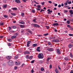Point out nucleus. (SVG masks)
<instances>
[{
	"label": "nucleus",
	"instance_id": "f257e3e1",
	"mask_svg": "<svg viewBox=\"0 0 73 73\" xmlns=\"http://www.w3.org/2000/svg\"><path fill=\"white\" fill-rule=\"evenodd\" d=\"M42 53H40L38 54V58L40 59H42L44 58V56Z\"/></svg>",
	"mask_w": 73,
	"mask_h": 73
},
{
	"label": "nucleus",
	"instance_id": "f03ea898",
	"mask_svg": "<svg viewBox=\"0 0 73 73\" xmlns=\"http://www.w3.org/2000/svg\"><path fill=\"white\" fill-rule=\"evenodd\" d=\"M8 63L9 65H13L14 64L13 62L11 60L9 61L8 62Z\"/></svg>",
	"mask_w": 73,
	"mask_h": 73
},
{
	"label": "nucleus",
	"instance_id": "7ed1b4c3",
	"mask_svg": "<svg viewBox=\"0 0 73 73\" xmlns=\"http://www.w3.org/2000/svg\"><path fill=\"white\" fill-rule=\"evenodd\" d=\"M32 26H33L34 27H36V28H40V25L36 24H32Z\"/></svg>",
	"mask_w": 73,
	"mask_h": 73
},
{
	"label": "nucleus",
	"instance_id": "20e7f679",
	"mask_svg": "<svg viewBox=\"0 0 73 73\" xmlns=\"http://www.w3.org/2000/svg\"><path fill=\"white\" fill-rule=\"evenodd\" d=\"M52 42H60V41L58 39H56L52 40Z\"/></svg>",
	"mask_w": 73,
	"mask_h": 73
},
{
	"label": "nucleus",
	"instance_id": "39448f33",
	"mask_svg": "<svg viewBox=\"0 0 73 73\" xmlns=\"http://www.w3.org/2000/svg\"><path fill=\"white\" fill-rule=\"evenodd\" d=\"M24 53L25 54H30V52H29V51L27 50L24 52Z\"/></svg>",
	"mask_w": 73,
	"mask_h": 73
},
{
	"label": "nucleus",
	"instance_id": "423d86ee",
	"mask_svg": "<svg viewBox=\"0 0 73 73\" xmlns=\"http://www.w3.org/2000/svg\"><path fill=\"white\" fill-rule=\"evenodd\" d=\"M47 50L49 52H52V51H53V49L52 48H48L47 49Z\"/></svg>",
	"mask_w": 73,
	"mask_h": 73
},
{
	"label": "nucleus",
	"instance_id": "0eeeda50",
	"mask_svg": "<svg viewBox=\"0 0 73 73\" xmlns=\"http://www.w3.org/2000/svg\"><path fill=\"white\" fill-rule=\"evenodd\" d=\"M31 41H28L27 42V46L28 47H29V46H30V43H31Z\"/></svg>",
	"mask_w": 73,
	"mask_h": 73
},
{
	"label": "nucleus",
	"instance_id": "6e6552de",
	"mask_svg": "<svg viewBox=\"0 0 73 73\" xmlns=\"http://www.w3.org/2000/svg\"><path fill=\"white\" fill-rule=\"evenodd\" d=\"M47 11L48 12V14H51V13L52 12V10H51L50 9H49L47 10Z\"/></svg>",
	"mask_w": 73,
	"mask_h": 73
},
{
	"label": "nucleus",
	"instance_id": "1a4fd4ad",
	"mask_svg": "<svg viewBox=\"0 0 73 73\" xmlns=\"http://www.w3.org/2000/svg\"><path fill=\"white\" fill-rule=\"evenodd\" d=\"M56 53H57L58 54H60V53H61V51L60 49H58L56 50Z\"/></svg>",
	"mask_w": 73,
	"mask_h": 73
},
{
	"label": "nucleus",
	"instance_id": "9d476101",
	"mask_svg": "<svg viewBox=\"0 0 73 73\" xmlns=\"http://www.w3.org/2000/svg\"><path fill=\"white\" fill-rule=\"evenodd\" d=\"M20 26L21 28H26V26L25 25H20Z\"/></svg>",
	"mask_w": 73,
	"mask_h": 73
},
{
	"label": "nucleus",
	"instance_id": "9b49d317",
	"mask_svg": "<svg viewBox=\"0 0 73 73\" xmlns=\"http://www.w3.org/2000/svg\"><path fill=\"white\" fill-rule=\"evenodd\" d=\"M73 46V44H70L69 45L68 47L69 48H72Z\"/></svg>",
	"mask_w": 73,
	"mask_h": 73
},
{
	"label": "nucleus",
	"instance_id": "f8f14e48",
	"mask_svg": "<svg viewBox=\"0 0 73 73\" xmlns=\"http://www.w3.org/2000/svg\"><path fill=\"white\" fill-rule=\"evenodd\" d=\"M37 20V19L36 18L33 20V21L34 22V23H37V21H36V20Z\"/></svg>",
	"mask_w": 73,
	"mask_h": 73
},
{
	"label": "nucleus",
	"instance_id": "ddd939ff",
	"mask_svg": "<svg viewBox=\"0 0 73 73\" xmlns=\"http://www.w3.org/2000/svg\"><path fill=\"white\" fill-rule=\"evenodd\" d=\"M6 58L8 60H11V56H6Z\"/></svg>",
	"mask_w": 73,
	"mask_h": 73
},
{
	"label": "nucleus",
	"instance_id": "4468645a",
	"mask_svg": "<svg viewBox=\"0 0 73 73\" xmlns=\"http://www.w3.org/2000/svg\"><path fill=\"white\" fill-rule=\"evenodd\" d=\"M15 3H21V2L20 0H15Z\"/></svg>",
	"mask_w": 73,
	"mask_h": 73
},
{
	"label": "nucleus",
	"instance_id": "2eb2a0df",
	"mask_svg": "<svg viewBox=\"0 0 73 73\" xmlns=\"http://www.w3.org/2000/svg\"><path fill=\"white\" fill-rule=\"evenodd\" d=\"M40 47H38L36 49L37 52H40Z\"/></svg>",
	"mask_w": 73,
	"mask_h": 73
},
{
	"label": "nucleus",
	"instance_id": "dca6fc26",
	"mask_svg": "<svg viewBox=\"0 0 73 73\" xmlns=\"http://www.w3.org/2000/svg\"><path fill=\"white\" fill-rule=\"evenodd\" d=\"M53 25V26H54V27H55V26H56V27H57V26H58L59 25L58 23H54Z\"/></svg>",
	"mask_w": 73,
	"mask_h": 73
},
{
	"label": "nucleus",
	"instance_id": "f3484780",
	"mask_svg": "<svg viewBox=\"0 0 73 73\" xmlns=\"http://www.w3.org/2000/svg\"><path fill=\"white\" fill-rule=\"evenodd\" d=\"M19 58V56L17 55L14 57V58L15 60H17Z\"/></svg>",
	"mask_w": 73,
	"mask_h": 73
},
{
	"label": "nucleus",
	"instance_id": "a211bd4d",
	"mask_svg": "<svg viewBox=\"0 0 73 73\" xmlns=\"http://www.w3.org/2000/svg\"><path fill=\"white\" fill-rule=\"evenodd\" d=\"M69 12H70V13L71 14V15H73V11L72 10H70L69 11Z\"/></svg>",
	"mask_w": 73,
	"mask_h": 73
},
{
	"label": "nucleus",
	"instance_id": "6ab92c4d",
	"mask_svg": "<svg viewBox=\"0 0 73 73\" xmlns=\"http://www.w3.org/2000/svg\"><path fill=\"white\" fill-rule=\"evenodd\" d=\"M16 38V36H11V39H13L14 38Z\"/></svg>",
	"mask_w": 73,
	"mask_h": 73
},
{
	"label": "nucleus",
	"instance_id": "aec40b11",
	"mask_svg": "<svg viewBox=\"0 0 73 73\" xmlns=\"http://www.w3.org/2000/svg\"><path fill=\"white\" fill-rule=\"evenodd\" d=\"M64 59L65 60H66V61H68V60H69V59L68 57H66L64 58Z\"/></svg>",
	"mask_w": 73,
	"mask_h": 73
},
{
	"label": "nucleus",
	"instance_id": "412c9836",
	"mask_svg": "<svg viewBox=\"0 0 73 73\" xmlns=\"http://www.w3.org/2000/svg\"><path fill=\"white\" fill-rule=\"evenodd\" d=\"M20 24H25V22L23 21H22L20 22Z\"/></svg>",
	"mask_w": 73,
	"mask_h": 73
},
{
	"label": "nucleus",
	"instance_id": "4be33fe9",
	"mask_svg": "<svg viewBox=\"0 0 73 73\" xmlns=\"http://www.w3.org/2000/svg\"><path fill=\"white\" fill-rule=\"evenodd\" d=\"M39 64H42L43 63V62L42 60H40L38 62Z\"/></svg>",
	"mask_w": 73,
	"mask_h": 73
},
{
	"label": "nucleus",
	"instance_id": "5701e85b",
	"mask_svg": "<svg viewBox=\"0 0 73 73\" xmlns=\"http://www.w3.org/2000/svg\"><path fill=\"white\" fill-rule=\"evenodd\" d=\"M37 44H33V47H36V46H37Z\"/></svg>",
	"mask_w": 73,
	"mask_h": 73
},
{
	"label": "nucleus",
	"instance_id": "b1692460",
	"mask_svg": "<svg viewBox=\"0 0 73 73\" xmlns=\"http://www.w3.org/2000/svg\"><path fill=\"white\" fill-rule=\"evenodd\" d=\"M3 16L5 18H8V16L7 15H5Z\"/></svg>",
	"mask_w": 73,
	"mask_h": 73
},
{
	"label": "nucleus",
	"instance_id": "393cba45",
	"mask_svg": "<svg viewBox=\"0 0 73 73\" xmlns=\"http://www.w3.org/2000/svg\"><path fill=\"white\" fill-rule=\"evenodd\" d=\"M55 72L56 73H60V72H59V71H58V70L57 69H56L55 70Z\"/></svg>",
	"mask_w": 73,
	"mask_h": 73
},
{
	"label": "nucleus",
	"instance_id": "a878e982",
	"mask_svg": "<svg viewBox=\"0 0 73 73\" xmlns=\"http://www.w3.org/2000/svg\"><path fill=\"white\" fill-rule=\"evenodd\" d=\"M7 40L8 41H9V42H11L12 40V39H9V38H8L7 39Z\"/></svg>",
	"mask_w": 73,
	"mask_h": 73
},
{
	"label": "nucleus",
	"instance_id": "bb28decb",
	"mask_svg": "<svg viewBox=\"0 0 73 73\" xmlns=\"http://www.w3.org/2000/svg\"><path fill=\"white\" fill-rule=\"evenodd\" d=\"M3 25H4V23H3V22H2V23L1 22L0 23V25L1 26H2Z\"/></svg>",
	"mask_w": 73,
	"mask_h": 73
},
{
	"label": "nucleus",
	"instance_id": "cd10ccee",
	"mask_svg": "<svg viewBox=\"0 0 73 73\" xmlns=\"http://www.w3.org/2000/svg\"><path fill=\"white\" fill-rule=\"evenodd\" d=\"M32 58H33V56H31L29 57V58L30 60H32Z\"/></svg>",
	"mask_w": 73,
	"mask_h": 73
},
{
	"label": "nucleus",
	"instance_id": "c85d7f7f",
	"mask_svg": "<svg viewBox=\"0 0 73 73\" xmlns=\"http://www.w3.org/2000/svg\"><path fill=\"white\" fill-rule=\"evenodd\" d=\"M37 8H41V6L40 5H38Z\"/></svg>",
	"mask_w": 73,
	"mask_h": 73
},
{
	"label": "nucleus",
	"instance_id": "c756f323",
	"mask_svg": "<svg viewBox=\"0 0 73 73\" xmlns=\"http://www.w3.org/2000/svg\"><path fill=\"white\" fill-rule=\"evenodd\" d=\"M12 9L13 10H15V11H16L17 9V8L16 7H14V8H12Z\"/></svg>",
	"mask_w": 73,
	"mask_h": 73
},
{
	"label": "nucleus",
	"instance_id": "7c9ffc66",
	"mask_svg": "<svg viewBox=\"0 0 73 73\" xmlns=\"http://www.w3.org/2000/svg\"><path fill=\"white\" fill-rule=\"evenodd\" d=\"M13 27V29H16V28H17V27L16 26H13L12 27Z\"/></svg>",
	"mask_w": 73,
	"mask_h": 73
},
{
	"label": "nucleus",
	"instance_id": "2f4dec72",
	"mask_svg": "<svg viewBox=\"0 0 73 73\" xmlns=\"http://www.w3.org/2000/svg\"><path fill=\"white\" fill-rule=\"evenodd\" d=\"M68 12V10H64V13H66Z\"/></svg>",
	"mask_w": 73,
	"mask_h": 73
},
{
	"label": "nucleus",
	"instance_id": "473e14b6",
	"mask_svg": "<svg viewBox=\"0 0 73 73\" xmlns=\"http://www.w3.org/2000/svg\"><path fill=\"white\" fill-rule=\"evenodd\" d=\"M25 32V31L23 29L21 30V33H23V32Z\"/></svg>",
	"mask_w": 73,
	"mask_h": 73
},
{
	"label": "nucleus",
	"instance_id": "72a5a7b5",
	"mask_svg": "<svg viewBox=\"0 0 73 73\" xmlns=\"http://www.w3.org/2000/svg\"><path fill=\"white\" fill-rule=\"evenodd\" d=\"M7 45H8V46H11V43H7Z\"/></svg>",
	"mask_w": 73,
	"mask_h": 73
},
{
	"label": "nucleus",
	"instance_id": "f704fd0d",
	"mask_svg": "<svg viewBox=\"0 0 73 73\" xmlns=\"http://www.w3.org/2000/svg\"><path fill=\"white\" fill-rule=\"evenodd\" d=\"M70 57H71V58H73V55L72 54V53H70Z\"/></svg>",
	"mask_w": 73,
	"mask_h": 73
},
{
	"label": "nucleus",
	"instance_id": "c9c22d12",
	"mask_svg": "<svg viewBox=\"0 0 73 73\" xmlns=\"http://www.w3.org/2000/svg\"><path fill=\"white\" fill-rule=\"evenodd\" d=\"M41 71H44V68L43 67H42L41 68Z\"/></svg>",
	"mask_w": 73,
	"mask_h": 73
},
{
	"label": "nucleus",
	"instance_id": "e433bc0d",
	"mask_svg": "<svg viewBox=\"0 0 73 73\" xmlns=\"http://www.w3.org/2000/svg\"><path fill=\"white\" fill-rule=\"evenodd\" d=\"M35 60H33L31 61V64H33V63L35 62Z\"/></svg>",
	"mask_w": 73,
	"mask_h": 73
},
{
	"label": "nucleus",
	"instance_id": "4c0bfd02",
	"mask_svg": "<svg viewBox=\"0 0 73 73\" xmlns=\"http://www.w3.org/2000/svg\"><path fill=\"white\" fill-rule=\"evenodd\" d=\"M67 23L68 24H69L70 23V22L69 21H67Z\"/></svg>",
	"mask_w": 73,
	"mask_h": 73
},
{
	"label": "nucleus",
	"instance_id": "58836bf2",
	"mask_svg": "<svg viewBox=\"0 0 73 73\" xmlns=\"http://www.w3.org/2000/svg\"><path fill=\"white\" fill-rule=\"evenodd\" d=\"M51 59V58H48L47 59L46 61H49V60H50Z\"/></svg>",
	"mask_w": 73,
	"mask_h": 73
},
{
	"label": "nucleus",
	"instance_id": "ea45409f",
	"mask_svg": "<svg viewBox=\"0 0 73 73\" xmlns=\"http://www.w3.org/2000/svg\"><path fill=\"white\" fill-rule=\"evenodd\" d=\"M7 7V5H5L3 6V8H6Z\"/></svg>",
	"mask_w": 73,
	"mask_h": 73
},
{
	"label": "nucleus",
	"instance_id": "a19ab883",
	"mask_svg": "<svg viewBox=\"0 0 73 73\" xmlns=\"http://www.w3.org/2000/svg\"><path fill=\"white\" fill-rule=\"evenodd\" d=\"M32 12L33 13H35V12H36V11H35V10L33 9L32 10Z\"/></svg>",
	"mask_w": 73,
	"mask_h": 73
},
{
	"label": "nucleus",
	"instance_id": "79ce46f5",
	"mask_svg": "<svg viewBox=\"0 0 73 73\" xmlns=\"http://www.w3.org/2000/svg\"><path fill=\"white\" fill-rule=\"evenodd\" d=\"M26 58L27 59H28V58H29V55H27L26 56Z\"/></svg>",
	"mask_w": 73,
	"mask_h": 73
},
{
	"label": "nucleus",
	"instance_id": "37998d69",
	"mask_svg": "<svg viewBox=\"0 0 73 73\" xmlns=\"http://www.w3.org/2000/svg\"><path fill=\"white\" fill-rule=\"evenodd\" d=\"M49 35L48 33H47V34H44L43 35L44 36H47V35Z\"/></svg>",
	"mask_w": 73,
	"mask_h": 73
},
{
	"label": "nucleus",
	"instance_id": "c03bdc74",
	"mask_svg": "<svg viewBox=\"0 0 73 73\" xmlns=\"http://www.w3.org/2000/svg\"><path fill=\"white\" fill-rule=\"evenodd\" d=\"M11 15H12L13 16H16V14L14 13H11Z\"/></svg>",
	"mask_w": 73,
	"mask_h": 73
},
{
	"label": "nucleus",
	"instance_id": "a18cd8bd",
	"mask_svg": "<svg viewBox=\"0 0 73 73\" xmlns=\"http://www.w3.org/2000/svg\"><path fill=\"white\" fill-rule=\"evenodd\" d=\"M29 32V33H31V34H32V31H28Z\"/></svg>",
	"mask_w": 73,
	"mask_h": 73
},
{
	"label": "nucleus",
	"instance_id": "49530a36",
	"mask_svg": "<svg viewBox=\"0 0 73 73\" xmlns=\"http://www.w3.org/2000/svg\"><path fill=\"white\" fill-rule=\"evenodd\" d=\"M24 13H22L21 14V16L23 17V16H24Z\"/></svg>",
	"mask_w": 73,
	"mask_h": 73
},
{
	"label": "nucleus",
	"instance_id": "de8ad7c7",
	"mask_svg": "<svg viewBox=\"0 0 73 73\" xmlns=\"http://www.w3.org/2000/svg\"><path fill=\"white\" fill-rule=\"evenodd\" d=\"M69 35L70 36H73V34H69Z\"/></svg>",
	"mask_w": 73,
	"mask_h": 73
},
{
	"label": "nucleus",
	"instance_id": "09e8293b",
	"mask_svg": "<svg viewBox=\"0 0 73 73\" xmlns=\"http://www.w3.org/2000/svg\"><path fill=\"white\" fill-rule=\"evenodd\" d=\"M48 3H49L50 4H52V2L51 1H48Z\"/></svg>",
	"mask_w": 73,
	"mask_h": 73
},
{
	"label": "nucleus",
	"instance_id": "8fccbe9b",
	"mask_svg": "<svg viewBox=\"0 0 73 73\" xmlns=\"http://www.w3.org/2000/svg\"><path fill=\"white\" fill-rule=\"evenodd\" d=\"M9 31H10L11 29H12V27H9Z\"/></svg>",
	"mask_w": 73,
	"mask_h": 73
},
{
	"label": "nucleus",
	"instance_id": "3c124183",
	"mask_svg": "<svg viewBox=\"0 0 73 73\" xmlns=\"http://www.w3.org/2000/svg\"><path fill=\"white\" fill-rule=\"evenodd\" d=\"M70 30H71V31H73V28L72 27H70Z\"/></svg>",
	"mask_w": 73,
	"mask_h": 73
},
{
	"label": "nucleus",
	"instance_id": "603ef678",
	"mask_svg": "<svg viewBox=\"0 0 73 73\" xmlns=\"http://www.w3.org/2000/svg\"><path fill=\"white\" fill-rule=\"evenodd\" d=\"M50 69H52V65L51 64H50Z\"/></svg>",
	"mask_w": 73,
	"mask_h": 73
},
{
	"label": "nucleus",
	"instance_id": "864d4df0",
	"mask_svg": "<svg viewBox=\"0 0 73 73\" xmlns=\"http://www.w3.org/2000/svg\"><path fill=\"white\" fill-rule=\"evenodd\" d=\"M46 27L47 29H48L49 28V27L48 26H46Z\"/></svg>",
	"mask_w": 73,
	"mask_h": 73
},
{
	"label": "nucleus",
	"instance_id": "5fc2aeb1",
	"mask_svg": "<svg viewBox=\"0 0 73 73\" xmlns=\"http://www.w3.org/2000/svg\"><path fill=\"white\" fill-rule=\"evenodd\" d=\"M44 3H45V2H43L41 4H42V5H44Z\"/></svg>",
	"mask_w": 73,
	"mask_h": 73
},
{
	"label": "nucleus",
	"instance_id": "6e6d98bb",
	"mask_svg": "<svg viewBox=\"0 0 73 73\" xmlns=\"http://www.w3.org/2000/svg\"><path fill=\"white\" fill-rule=\"evenodd\" d=\"M68 3V4H70L72 3V2H71V1H69Z\"/></svg>",
	"mask_w": 73,
	"mask_h": 73
},
{
	"label": "nucleus",
	"instance_id": "4d7b16f0",
	"mask_svg": "<svg viewBox=\"0 0 73 73\" xmlns=\"http://www.w3.org/2000/svg\"><path fill=\"white\" fill-rule=\"evenodd\" d=\"M48 45H51V43H50V42H48Z\"/></svg>",
	"mask_w": 73,
	"mask_h": 73
},
{
	"label": "nucleus",
	"instance_id": "13d9d810",
	"mask_svg": "<svg viewBox=\"0 0 73 73\" xmlns=\"http://www.w3.org/2000/svg\"><path fill=\"white\" fill-rule=\"evenodd\" d=\"M64 5H68V3H67L66 2V3H64Z\"/></svg>",
	"mask_w": 73,
	"mask_h": 73
},
{
	"label": "nucleus",
	"instance_id": "bf43d9fd",
	"mask_svg": "<svg viewBox=\"0 0 73 73\" xmlns=\"http://www.w3.org/2000/svg\"><path fill=\"white\" fill-rule=\"evenodd\" d=\"M36 10H37L38 11H40V9H39L38 8H36Z\"/></svg>",
	"mask_w": 73,
	"mask_h": 73
},
{
	"label": "nucleus",
	"instance_id": "052dcab7",
	"mask_svg": "<svg viewBox=\"0 0 73 73\" xmlns=\"http://www.w3.org/2000/svg\"><path fill=\"white\" fill-rule=\"evenodd\" d=\"M67 27L68 28H70V25H68L67 26Z\"/></svg>",
	"mask_w": 73,
	"mask_h": 73
},
{
	"label": "nucleus",
	"instance_id": "680f3d73",
	"mask_svg": "<svg viewBox=\"0 0 73 73\" xmlns=\"http://www.w3.org/2000/svg\"><path fill=\"white\" fill-rule=\"evenodd\" d=\"M61 7V5H58V7H59V8H60Z\"/></svg>",
	"mask_w": 73,
	"mask_h": 73
},
{
	"label": "nucleus",
	"instance_id": "e2e57ef3",
	"mask_svg": "<svg viewBox=\"0 0 73 73\" xmlns=\"http://www.w3.org/2000/svg\"><path fill=\"white\" fill-rule=\"evenodd\" d=\"M46 64H49V61H47L46 62Z\"/></svg>",
	"mask_w": 73,
	"mask_h": 73
},
{
	"label": "nucleus",
	"instance_id": "0e129e2a",
	"mask_svg": "<svg viewBox=\"0 0 73 73\" xmlns=\"http://www.w3.org/2000/svg\"><path fill=\"white\" fill-rule=\"evenodd\" d=\"M31 73H33L34 72V70H33L32 69L31 70Z\"/></svg>",
	"mask_w": 73,
	"mask_h": 73
},
{
	"label": "nucleus",
	"instance_id": "69168bd1",
	"mask_svg": "<svg viewBox=\"0 0 73 73\" xmlns=\"http://www.w3.org/2000/svg\"><path fill=\"white\" fill-rule=\"evenodd\" d=\"M54 6L55 7H57V3H55L54 5Z\"/></svg>",
	"mask_w": 73,
	"mask_h": 73
},
{
	"label": "nucleus",
	"instance_id": "338daca9",
	"mask_svg": "<svg viewBox=\"0 0 73 73\" xmlns=\"http://www.w3.org/2000/svg\"><path fill=\"white\" fill-rule=\"evenodd\" d=\"M0 38H3V36H0Z\"/></svg>",
	"mask_w": 73,
	"mask_h": 73
},
{
	"label": "nucleus",
	"instance_id": "774afa93",
	"mask_svg": "<svg viewBox=\"0 0 73 73\" xmlns=\"http://www.w3.org/2000/svg\"><path fill=\"white\" fill-rule=\"evenodd\" d=\"M70 73H73V70H71V71Z\"/></svg>",
	"mask_w": 73,
	"mask_h": 73
}]
</instances>
